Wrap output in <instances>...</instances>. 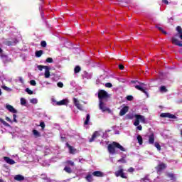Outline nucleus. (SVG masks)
<instances>
[{"mask_svg":"<svg viewBox=\"0 0 182 182\" xmlns=\"http://www.w3.org/2000/svg\"><path fill=\"white\" fill-rule=\"evenodd\" d=\"M132 83H138V85H136L134 86L135 89L140 90L141 92L144 93V95H146V97H149V92H147V91H146L147 87H146V84H144L143 82H140L137 80H132Z\"/></svg>","mask_w":182,"mask_h":182,"instance_id":"1","label":"nucleus"},{"mask_svg":"<svg viewBox=\"0 0 182 182\" xmlns=\"http://www.w3.org/2000/svg\"><path fill=\"white\" fill-rule=\"evenodd\" d=\"M176 37L181 38L182 41V33H177L176 34H175L174 37L171 38L172 43L176 45V46L182 48V41H178V39H177Z\"/></svg>","mask_w":182,"mask_h":182,"instance_id":"2","label":"nucleus"},{"mask_svg":"<svg viewBox=\"0 0 182 182\" xmlns=\"http://www.w3.org/2000/svg\"><path fill=\"white\" fill-rule=\"evenodd\" d=\"M107 97H109L107 92H106L103 90H99V92H98L99 102H105V100H106V99H107Z\"/></svg>","mask_w":182,"mask_h":182,"instance_id":"3","label":"nucleus"},{"mask_svg":"<svg viewBox=\"0 0 182 182\" xmlns=\"http://www.w3.org/2000/svg\"><path fill=\"white\" fill-rule=\"evenodd\" d=\"M99 102H100L99 103L100 110H101L103 113H105V112H108V113H112V109L107 107V106H106V103H105V101H101Z\"/></svg>","mask_w":182,"mask_h":182,"instance_id":"4","label":"nucleus"},{"mask_svg":"<svg viewBox=\"0 0 182 182\" xmlns=\"http://www.w3.org/2000/svg\"><path fill=\"white\" fill-rule=\"evenodd\" d=\"M118 168H119V170L116 171L114 172V174L116 176V177H122V178H127V176H126V173H124L123 171V166H119Z\"/></svg>","mask_w":182,"mask_h":182,"instance_id":"5","label":"nucleus"},{"mask_svg":"<svg viewBox=\"0 0 182 182\" xmlns=\"http://www.w3.org/2000/svg\"><path fill=\"white\" fill-rule=\"evenodd\" d=\"M167 168V164L159 161L158 166L156 167V170L158 173H161L163 170H166Z\"/></svg>","mask_w":182,"mask_h":182,"instance_id":"6","label":"nucleus"},{"mask_svg":"<svg viewBox=\"0 0 182 182\" xmlns=\"http://www.w3.org/2000/svg\"><path fill=\"white\" fill-rule=\"evenodd\" d=\"M73 102L74 103V106L78 109V110H80L81 112H84L85 109L83 108V105H82L80 103H79V100L77 98L73 97Z\"/></svg>","mask_w":182,"mask_h":182,"instance_id":"7","label":"nucleus"},{"mask_svg":"<svg viewBox=\"0 0 182 182\" xmlns=\"http://www.w3.org/2000/svg\"><path fill=\"white\" fill-rule=\"evenodd\" d=\"M0 58L3 63H4V65L6 63H9L10 62H12V58H9V56L4 53L0 54Z\"/></svg>","mask_w":182,"mask_h":182,"instance_id":"8","label":"nucleus"},{"mask_svg":"<svg viewBox=\"0 0 182 182\" xmlns=\"http://www.w3.org/2000/svg\"><path fill=\"white\" fill-rule=\"evenodd\" d=\"M161 117H167L168 119H177L176 115L170 113V112H165V113H161L160 114Z\"/></svg>","mask_w":182,"mask_h":182,"instance_id":"9","label":"nucleus"},{"mask_svg":"<svg viewBox=\"0 0 182 182\" xmlns=\"http://www.w3.org/2000/svg\"><path fill=\"white\" fill-rule=\"evenodd\" d=\"M116 146H114V145L112 144H109L108 145V153H109V154H116V149H114Z\"/></svg>","mask_w":182,"mask_h":182,"instance_id":"10","label":"nucleus"},{"mask_svg":"<svg viewBox=\"0 0 182 182\" xmlns=\"http://www.w3.org/2000/svg\"><path fill=\"white\" fill-rule=\"evenodd\" d=\"M82 79H92L93 77V73H87V71H84L82 74Z\"/></svg>","mask_w":182,"mask_h":182,"instance_id":"11","label":"nucleus"},{"mask_svg":"<svg viewBox=\"0 0 182 182\" xmlns=\"http://www.w3.org/2000/svg\"><path fill=\"white\" fill-rule=\"evenodd\" d=\"M113 144L116 149H119L121 151H127V149L122 146L118 142L114 141Z\"/></svg>","mask_w":182,"mask_h":182,"instance_id":"12","label":"nucleus"},{"mask_svg":"<svg viewBox=\"0 0 182 182\" xmlns=\"http://www.w3.org/2000/svg\"><path fill=\"white\" fill-rule=\"evenodd\" d=\"M6 109L7 110H9V112H10L11 113H18V111L16 109H15L14 106L11 105L9 104L6 105Z\"/></svg>","mask_w":182,"mask_h":182,"instance_id":"13","label":"nucleus"},{"mask_svg":"<svg viewBox=\"0 0 182 182\" xmlns=\"http://www.w3.org/2000/svg\"><path fill=\"white\" fill-rule=\"evenodd\" d=\"M69 103V100L68 99L62 100L61 101L57 102V106H66Z\"/></svg>","mask_w":182,"mask_h":182,"instance_id":"14","label":"nucleus"},{"mask_svg":"<svg viewBox=\"0 0 182 182\" xmlns=\"http://www.w3.org/2000/svg\"><path fill=\"white\" fill-rule=\"evenodd\" d=\"M105 75H100L97 80H96V85H103L105 82Z\"/></svg>","mask_w":182,"mask_h":182,"instance_id":"15","label":"nucleus"},{"mask_svg":"<svg viewBox=\"0 0 182 182\" xmlns=\"http://www.w3.org/2000/svg\"><path fill=\"white\" fill-rule=\"evenodd\" d=\"M99 136H100V132L97 131V132H94L92 137L89 140L90 143L95 141V139H96V137H99Z\"/></svg>","mask_w":182,"mask_h":182,"instance_id":"16","label":"nucleus"},{"mask_svg":"<svg viewBox=\"0 0 182 182\" xmlns=\"http://www.w3.org/2000/svg\"><path fill=\"white\" fill-rule=\"evenodd\" d=\"M94 177H105V173L100 171H95L92 172Z\"/></svg>","mask_w":182,"mask_h":182,"instance_id":"17","label":"nucleus"},{"mask_svg":"<svg viewBox=\"0 0 182 182\" xmlns=\"http://www.w3.org/2000/svg\"><path fill=\"white\" fill-rule=\"evenodd\" d=\"M134 117L135 119L140 120L141 123H146V117H144V116L141 114H135Z\"/></svg>","mask_w":182,"mask_h":182,"instance_id":"18","label":"nucleus"},{"mask_svg":"<svg viewBox=\"0 0 182 182\" xmlns=\"http://www.w3.org/2000/svg\"><path fill=\"white\" fill-rule=\"evenodd\" d=\"M129 112V107H124L119 112V116H124Z\"/></svg>","mask_w":182,"mask_h":182,"instance_id":"19","label":"nucleus"},{"mask_svg":"<svg viewBox=\"0 0 182 182\" xmlns=\"http://www.w3.org/2000/svg\"><path fill=\"white\" fill-rule=\"evenodd\" d=\"M4 161H6V163H7V164H11V165L15 164V161L13 159H11V158L8 156H4Z\"/></svg>","mask_w":182,"mask_h":182,"instance_id":"20","label":"nucleus"},{"mask_svg":"<svg viewBox=\"0 0 182 182\" xmlns=\"http://www.w3.org/2000/svg\"><path fill=\"white\" fill-rule=\"evenodd\" d=\"M127 156L126 154H124L122 156V158L117 161V163H122V164H126L127 163V161L126 160V158Z\"/></svg>","mask_w":182,"mask_h":182,"instance_id":"21","label":"nucleus"},{"mask_svg":"<svg viewBox=\"0 0 182 182\" xmlns=\"http://www.w3.org/2000/svg\"><path fill=\"white\" fill-rule=\"evenodd\" d=\"M14 180H16V181H23V180H25V177L21 174L16 175L14 176Z\"/></svg>","mask_w":182,"mask_h":182,"instance_id":"22","label":"nucleus"},{"mask_svg":"<svg viewBox=\"0 0 182 182\" xmlns=\"http://www.w3.org/2000/svg\"><path fill=\"white\" fill-rule=\"evenodd\" d=\"M44 76L46 79H49V77H50V72H49L48 67H46Z\"/></svg>","mask_w":182,"mask_h":182,"instance_id":"23","label":"nucleus"},{"mask_svg":"<svg viewBox=\"0 0 182 182\" xmlns=\"http://www.w3.org/2000/svg\"><path fill=\"white\" fill-rule=\"evenodd\" d=\"M149 144H154V134H151L149 136Z\"/></svg>","mask_w":182,"mask_h":182,"instance_id":"24","label":"nucleus"},{"mask_svg":"<svg viewBox=\"0 0 182 182\" xmlns=\"http://www.w3.org/2000/svg\"><path fill=\"white\" fill-rule=\"evenodd\" d=\"M85 179L87 180V182H93V175L92 174H87L85 176Z\"/></svg>","mask_w":182,"mask_h":182,"instance_id":"25","label":"nucleus"},{"mask_svg":"<svg viewBox=\"0 0 182 182\" xmlns=\"http://www.w3.org/2000/svg\"><path fill=\"white\" fill-rule=\"evenodd\" d=\"M42 8H43V3L41 4L39 6V11L41 12V18L42 19H43V18H45V14H43V11H42Z\"/></svg>","mask_w":182,"mask_h":182,"instance_id":"26","label":"nucleus"},{"mask_svg":"<svg viewBox=\"0 0 182 182\" xmlns=\"http://www.w3.org/2000/svg\"><path fill=\"white\" fill-rule=\"evenodd\" d=\"M33 134L36 138L41 137V133H39L36 129L33 130Z\"/></svg>","mask_w":182,"mask_h":182,"instance_id":"27","label":"nucleus"},{"mask_svg":"<svg viewBox=\"0 0 182 182\" xmlns=\"http://www.w3.org/2000/svg\"><path fill=\"white\" fill-rule=\"evenodd\" d=\"M136 140L138 141L139 146H141V144H143V137H141V136L138 135L136 136Z\"/></svg>","mask_w":182,"mask_h":182,"instance_id":"28","label":"nucleus"},{"mask_svg":"<svg viewBox=\"0 0 182 182\" xmlns=\"http://www.w3.org/2000/svg\"><path fill=\"white\" fill-rule=\"evenodd\" d=\"M42 55H43V50H40L38 51H36V58H41V56H42Z\"/></svg>","mask_w":182,"mask_h":182,"instance_id":"29","label":"nucleus"},{"mask_svg":"<svg viewBox=\"0 0 182 182\" xmlns=\"http://www.w3.org/2000/svg\"><path fill=\"white\" fill-rule=\"evenodd\" d=\"M0 122H1V124H4V126H5V127H11V125L9 124H8L7 122H6L5 120H4L1 118H0Z\"/></svg>","mask_w":182,"mask_h":182,"instance_id":"30","label":"nucleus"},{"mask_svg":"<svg viewBox=\"0 0 182 182\" xmlns=\"http://www.w3.org/2000/svg\"><path fill=\"white\" fill-rule=\"evenodd\" d=\"M64 171H65L66 173H68V174H70L73 172V171H72V168H70V167L69 166H65L64 168Z\"/></svg>","mask_w":182,"mask_h":182,"instance_id":"31","label":"nucleus"},{"mask_svg":"<svg viewBox=\"0 0 182 182\" xmlns=\"http://www.w3.org/2000/svg\"><path fill=\"white\" fill-rule=\"evenodd\" d=\"M89 122H90V114H87L86 116V119L84 122V124H85V125L89 124Z\"/></svg>","mask_w":182,"mask_h":182,"instance_id":"32","label":"nucleus"},{"mask_svg":"<svg viewBox=\"0 0 182 182\" xmlns=\"http://www.w3.org/2000/svg\"><path fill=\"white\" fill-rule=\"evenodd\" d=\"M80 70H82V68H80V66H79V65L75 66V68L74 69L75 73H79V72H80Z\"/></svg>","mask_w":182,"mask_h":182,"instance_id":"33","label":"nucleus"},{"mask_svg":"<svg viewBox=\"0 0 182 182\" xmlns=\"http://www.w3.org/2000/svg\"><path fill=\"white\" fill-rule=\"evenodd\" d=\"M160 92H161L162 93H166V92H168L167 88H166V86H161L160 87Z\"/></svg>","mask_w":182,"mask_h":182,"instance_id":"34","label":"nucleus"},{"mask_svg":"<svg viewBox=\"0 0 182 182\" xmlns=\"http://www.w3.org/2000/svg\"><path fill=\"white\" fill-rule=\"evenodd\" d=\"M154 146L159 151L161 150V146H160V144H159L158 142L154 143Z\"/></svg>","mask_w":182,"mask_h":182,"instance_id":"35","label":"nucleus"},{"mask_svg":"<svg viewBox=\"0 0 182 182\" xmlns=\"http://www.w3.org/2000/svg\"><path fill=\"white\" fill-rule=\"evenodd\" d=\"M167 176L171 178V180H176V177L174 176V173H167Z\"/></svg>","mask_w":182,"mask_h":182,"instance_id":"36","label":"nucleus"},{"mask_svg":"<svg viewBox=\"0 0 182 182\" xmlns=\"http://www.w3.org/2000/svg\"><path fill=\"white\" fill-rule=\"evenodd\" d=\"M30 103H32L33 105H38V99L33 98L30 100Z\"/></svg>","mask_w":182,"mask_h":182,"instance_id":"37","label":"nucleus"},{"mask_svg":"<svg viewBox=\"0 0 182 182\" xmlns=\"http://www.w3.org/2000/svg\"><path fill=\"white\" fill-rule=\"evenodd\" d=\"M20 102L21 106H25L26 105V100H25V98H21Z\"/></svg>","mask_w":182,"mask_h":182,"instance_id":"38","label":"nucleus"},{"mask_svg":"<svg viewBox=\"0 0 182 182\" xmlns=\"http://www.w3.org/2000/svg\"><path fill=\"white\" fill-rule=\"evenodd\" d=\"M2 89H4V90H6V92H12V89L4 85L1 87Z\"/></svg>","mask_w":182,"mask_h":182,"instance_id":"39","label":"nucleus"},{"mask_svg":"<svg viewBox=\"0 0 182 182\" xmlns=\"http://www.w3.org/2000/svg\"><path fill=\"white\" fill-rule=\"evenodd\" d=\"M38 70H41V71H42V70H43V69H46V68H48V66H44V65H38Z\"/></svg>","mask_w":182,"mask_h":182,"instance_id":"40","label":"nucleus"},{"mask_svg":"<svg viewBox=\"0 0 182 182\" xmlns=\"http://www.w3.org/2000/svg\"><path fill=\"white\" fill-rule=\"evenodd\" d=\"M141 180H142V181H144V182H151V181H150V179L149 178V176H146Z\"/></svg>","mask_w":182,"mask_h":182,"instance_id":"41","label":"nucleus"},{"mask_svg":"<svg viewBox=\"0 0 182 182\" xmlns=\"http://www.w3.org/2000/svg\"><path fill=\"white\" fill-rule=\"evenodd\" d=\"M66 164H68V166H71L72 167H73V166H75V162L72 161H66Z\"/></svg>","mask_w":182,"mask_h":182,"instance_id":"42","label":"nucleus"},{"mask_svg":"<svg viewBox=\"0 0 182 182\" xmlns=\"http://www.w3.org/2000/svg\"><path fill=\"white\" fill-rule=\"evenodd\" d=\"M70 154H75L76 153V149H73V146H71V149H69Z\"/></svg>","mask_w":182,"mask_h":182,"instance_id":"43","label":"nucleus"},{"mask_svg":"<svg viewBox=\"0 0 182 182\" xmlns=\"http://www.w3.org/2000/svg\"><path fill=\"white\" fill-rule=\"evenodd\" d=\"M16 43H18V40H15V41L14 43H12L11 41V42H9V44L8 46H14V45H16Z\"/></svg>","mask_w":182,"mask_h":182,"instance_id":"44","label":"nucleus"},{"mask_svg":"<svg viewBox=\"0 0 182 182\" xmlns=\"http://www.w3.org/2000/svg\"><path fill=\"white\" fill-rule=\"evenodd\" d=\"M26 92L28 95H33V91L31 90L29 88H26Z\"/></svg>","mask_w":182,"mask_h":182,"instance_id":"45","label":"nucleus"},{"mask_svg":"<svg viewBox=\"0 0 182 182\" xmlns=\"http://www.w3.org/2000/svg\"><path fill=\"white\" fill-rule=\"evenodd\" d=\"M46 178H48V176L46 174L43 173V174L41 175V180L45 181Z\"/></svg>","mask_w":182,"mask_h":182,"instance_id":"46","label":"nucleus"},{"mask_svg":"<svg viewBox=\"0 0 182 182\" xmlns=\"http://www.w3.org/2000/svg\"><path fill=\"white\" fill-rule=\"evenodd\" d=\"M41 46H42V48H46V41H42L41 42Z\"/></svg>","mask_w":182,"mask_h":182,"instance_id":"47","label":"nucleus"},{"mask_svg":"<svg viewBox=\"0 0 182 182\" xmlns=\"http://www.w3.org/2000/svg\"><path fill=\"white\" fill-rule=\"evenodd\" d=\"M176 31H177L178 33H182V28H181V27L180 26H178L176 27Z\"/></svg>","mask_w":182,"mask_h":182,"instance_id":"48","label":"nucleus"},{"mask_svg":"<svg viewBox=\"0 0 182 182\" xmlns=\"http://www.w3.org/2000/svg\"><path fill=\"white\" fill-rule=\"evenodd\" d=\"M30 85H31V86H36V81H35V80H31Z\"/></svg>","mask_w":182,"mask_h":182,"instance_id":"49","label":"nucleus"},{"mask_svg":"<svg viewBox=\"0 0 182 182\" xmlns=\"http://www.w3.org/2000/svg\"><path fill=\"white\" fill-rule=\"evenodd\" d=\"M139 124H140V121L136 119L134 122V126H139Z\"/></svg>","mask_w":182,"mask_h":182,"instance_id":"50","label":"nucleus"},{"mask_svg":"<svg viewBox=\"0 0 182 182\" xmlns=\"http://www.w3.org/2000/svg\"><path fill=\"white\" fill-rule=\"evenodd\" d=\"M46 62H47L48 63H52L53 62V59L52 58H48L46 59Z\"/></svg>","mask_w":182,"mask_h":182,"instance_id":"51","label":"nucleus"},{"mask_svg":"<svg viewBox=\"0 0 182 182\" xmlns=\"http://www.w3.org/2000/svg\"><path fill=\"white\" fill-rule=\"evenodd\" d=\"M127 100H128L129 102H132V100H133V96L132 95H128L127 97Z\"/></svg>","mask_w":182,"mask_h":182,"instance_id":"52","label":"nucleus"},{"mask_svg":"<svg viewBox=\"0 0 182 182\" xmlns=\"http://www.w3.org/2000/svg\"><path fill=\"white\" fill-rule=\"evenodd\" d=\"M53 181H55V180H52V179H50V178H48V177H47V178L45 179V181H44V182H53Z\"/></svg>","mask_w":182,"mask_h":182,"instance_id":"53","label":"nucleus"},{"mask_svg":"<svg viewBox=\"0 0 182 182\" xmlns=\"http://www.w3.org/2000/svg\"><path fill=\"white\" fill-rule=\"evenodd\" d=\"M113 85H112V83L110 82H107L105 84V87H112Z\"/></svg>","mask_w":182,"mask_h":182,"instance_id":"54","label":"nucleus"},{"mask_svg":"<svg viewBox=\"0 0 182 182\" xmlns=\"http://www.w3.org/2000/svg\"><path fill=\"white\" fill-rule=\"evenodd\" d=\"M57 85H58V87H63V82H58L57 83Z\"/></svg>","mask_w":182,"mask_h":182,"instance_id":"55","label":"nucleus"},{"mask_svg":"<svg viewBox=\"0 0 182 182\" xmlns=\"http://www.w3.org/2000/svg\"><path fill=\"white\" fill-rule=\"evenodd\" d=\"M16 117H17L16 114H13V118H14L13 122H14L15 123H17V122H18L16 120Z\"/></svg>","mask_w":182,"mask_h":182,"instance_id":"56","label":"nucleus"},{"mask_svg":"<svg viewBox=\"0 0 182 182\" xmlns=\"http://www.w3.org/2000/svg\"><path fill=\"white\" fill-rule=\"evenodd\" d=\"M70 85L73 87H76V82L75 81H72Z\"/></svg>","mask_w":182,"mask_h":182,"instance_id":"57","label":"nucleus"},{"mask_svg":"<svg viewBox=\"0 0 182 182\" xmlns=\"http://www.w3.org/2000/svg\"><path fill=\"white\" fill-rule=\"evenodd\" d=\"M40 126L42 129H45V122H41Z\"/></svg>","mask_w":182,"mask_h":182,"instance_id":"58","label":"nucleus"},{"mask_svg":"<svg viewBox=\"0 0 182 182\" xmlns=\"http://www.w3.org/2000/svg\"><path fill=\"white\" fill-rule=\"evenodd\" d=\"M128 171L129 173H133V171H134V169L133 167H130L129 169H128Z\"/></svg>","mask_w":182,"mask_h":182,"instance_id":"59","label":"nucleus"},{"mask_svg":"<svg viewBox=\"0 0 182 182\" xmlns=\"http://www.w3.org/2000/svg\"><path fill=\"white\" fill-rule=\"evenodd\" d=\"M162 4H165V5H168V0H162Z\"/></svg>","mask_w":182,"mask_h":182,"instance_id":"60","label":"nucleus"},{"mask_svg":"<svg viewBox=\"0 0 182 182\" xmlns=\"http://www.w3.org/2000/svg\"><path fill=\"white\" fill-rule=\"evenodd\" d=\"M6 120L7 122H9V123H12V119H11V118H9V117H6Z\"/></svg>","mask_w":182,"mask_h":182,"instance_id":"61","label":"nucleus"},{"mask_svg":"<svg viewBox=\"0 0 182 182\" xmlns=\"http://www.w3.org/2000/svg\"><path fill=\"white\" fill-rule=\"evenodd\" d=\"M143 129V127H141V125H139L137 127H136V130H142Z\"/></svg>","mask_w":182,"mask_h":182,"instance_id":"62","label":"nucleus"},{"mask_svg":"<svg viewBox=\"0 0 182 182\" xmlns=\"http://www.w3.org/2000/svg\"><path fill=\"white\" fill-rule=\"evenodd\" d=\"M102 137H103V139L107 138V132L104 133L102 135Z\"/></svg>","mask_w":182,"mask_h":182,"instance_id":"63","label":"nucleus"},{"mask_svg":"<svg viewBox=\"0 0 182 182\" xmlns=\"http://www.w3.org/2000/svg\"><path fill=\"white\" fill-rule=\"evenodd\" d=\"M60 139H62V140H65V139H66V136L63 134H60Z\"/></svg>","mask_w":182,"mask_h":182,"instance_id":"64","label":"nucleus"}]
</instances>
